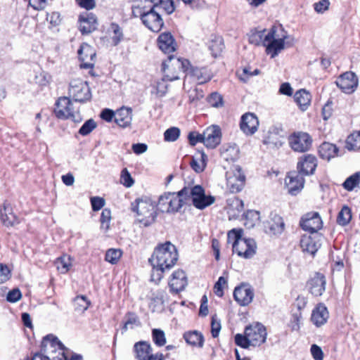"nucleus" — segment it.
Returning <instances> with one entry per match:
<instances>
[{
  "label": "nucleus",
  "instance_id": "f257e3e1",
  "mask_svg": "<svg viewBox=\"0 0 360 360\" xmlns=\"http://www.w3.org/2000/svg\"><path fill=\"white\" fill-rule=\"evenodd\" d=\"M178 257L175 245L169 241L158 245L148 259L153 267L151 280L157 283L160 281L164 273L169 271L175 265Z\"/></svg>",
  "mask_w": 360,
  "mask_h": 360
},
{
  "label": "nucleus",
  "instance_id": "f03ea898",
  "mask_svg": "<svg viewBox=\"0 0 360 360\" xmlns=\"http://www.w3.org/2000/svg\"><path fill=\"white\" fill-rule=\"evenodd\" d=\"M172 63V66H176L181 68L187 75L193 77L198 84H205L212 79L213 73L207 67H194L191 65L188 60L176 58L174 56H169L167 60L162 63V70L166 71L169 67V63Z\"/></svg>",
  "mask_w": 360,
  "mask_h": 360
},
{
  "label": "nucleus",
  "instance_id": "7ed1b4c3",
  "mask_svg": "<svg viewBox=\"0 0 360 360\" xmlns=\"http://www.w3.org/2000/svg\"><path fill=\"white\" fill-rule=\"evenodd\" d=\"M179 195H183L185 205L191 201L192 205L200 210L215 202V198L212 195H206L205 188L200 185H195L191 187L184 186L179 191Z\"/></svg>",
  "mask_w": 360,
  "mask_h": 360
},
{
  "label": "nucleus",
  "instance_id": "20e7f679",
  "mask_svg": "<svg viewBox=\"0 0 360 360\" xmlns=\"http://www.w3.org/2000/svg\"><path fill=\"white\" fill-rule=\"evenodd\" d=\"M288 37L287 32L281 24L274 25L262 41L266 52L271 58H275L285 49V40Z\"/></svg>",
  "mask_w": 360,
  "mask_h": 360
},
{
  "label": "nucleus",
  "instance_id": "39448f33",
  "mask_svg": "<svg viewBox=\"0 0 360 360\" xmlns=\"http://www.w3.org/2000/svg\"><path fill=\"white\" fill-rule=\"evenodd\" d=\"M131 210L142 217L139 222L144 226L153 224L157 218L156 204L148 198H137L131 204Z\"/></svg>",
  "mask_w": 360,
  "mask_h": 360
},
{
  "label": "nucleus",
  "instance_id": "423d86ee",
  "mask_svg": "<svg viewBox=\"0 0 360 360\" xmlns=\"http://www.w3.org/2000/svg\"><path fill=\"white\" fill-rule=\"evenodd\" d=\"M184 205V197L179 195V191L165 192L159 197L156 207L161 212L176 213Z\"/></svg>",
  "mask_w": 360,
  "mask_h": 360
},
{
  "label": "nucleus",
  "instance_id": "0eeeda50",
  "mask_svg": "<svg viewBox=\"0 0 360 360\" xmlns=\"http://www.w3.org/2000/svg\"><path fill=\"white\" fill-rule=\"evenodd\" d=\"M68 95L70 98L81 103L91 101L92 97L88 83L79 79L71 80L69 84Z\"/></svg>",
  "mask_w": 360,
  "mask_h": 360
},
{
  "label": "nucleus",
  "instance_id": "6e6552de",
  "mask_svg": "<svg viewBox=\"0 0 360 360\" xmlns=\"http://www.w3.org/2000/svg\"><path fill=\"white\" fill-rule=\"evenodd\" d=\"M72 101L69 97L63 96L56 103L54 113L57 118L61 120L71 119L74 122H80L82 117L79 112H74Z\"/></svg>",
  "mask_w": 360,
  "mask_h": 360
},
{
  "label": "nucleus",
  "instance_id": "1a4fd4ad",
  "mask_svg": "<svg viewBox=\"0 0 360 360\" xmlns=\"http://www.w3.org/2000/svg\"><path fill=\"white\" fill-rule=\"evenodd\" d=\"M243 231L240 229H233L228 232L227 241H233L232 250L238 256L248 259V238H243Z\"/></svg>",
  "mask_w": 360,
  "mask_h": 360
},
{
  "label": "nucleus",
  "instance_id": "9d476101",
  "mask_svg": "<svg viewBox=\"0 0 360 360\" xmlns=\"http://www.w3.org/2000/svg\"><path fill=\"white\" fill-rule=\"evenodd\" d=\"M142 23L150 30L158 32L164 25V21L158 11V6L156 4H150V8L147 13L143 16Z\"/></svg>",
  "mask_w": 360,
  "mask_h": 360
},
{
  "label": "nucleus",
  "instance_id": "9b49d317",
  "mask_svg": "<svg viewBox=\"0 0 360 360\" xmlns=\"http://www.w3.org/2000/svg\"><path fill=\"white\" fill-rule=\"evenodd\" d=\"M288 143L293 151L304 153L310 149L312 139L308 133L297 131L289 136Z\"/></svg>",
  "mask_w": 360,
  "mask_h": 360
},
{
  "label": "nucleus",
  "instance_id": "f8f14e48",
  "mask_svg": "<svg viewBox=\"0 0 360 360\" xmlns=\"http://www.w3.org/2000/svg\"><path fill=\"white\" fill-rule=\"evenodd\" d=\"M285 229L283 218L275 212H271L268 220L263 222V230L269 236H279Z\"/></svg>",
  "mask_w": 360,
  "mask_h": 360
},
{
  "label": "nucleus",
  "instance_id": "ddd939ff",
  "mask_svg": "<svg viewBox=\"0 0 360 360\" xmlns=\"http://www.w3.org/2000/svg\"><path fill=\"white\" fill-rule=\"evenodd\" d=\"M49 338H53V334H49L43 338L41 343V350L33 355L32 360H64V359H57L54 350L56 343L49 342Z\"/></svg>",
  "mask_w": 360,
  "mask_h": 360
},
{
  "label": "nucleus",
  "instance_id": "4468645a",
  "mask_svg": "<svg viewBox=\"0 0 360 360\" xmlns=\"http://www.w3.org/2000/svg\"><path fill=\"white\" fill-rule=\"evenodd\" d=\"M282 131L283 129L280 126L271 127L268 134L262 140L263 144L271 150L279 149L284 143L283 136L280 134Z\"/></svg>",
  "mask_w": 360,
  "mask_h": 360
},
{
  "label": "nucleus",
  "instance_id": "2eb2a0df",
  "mask_svg": "<svg viewBox=\"0 0 360 360\" xmlns=\"http://www.w3.org/2000/svg\"><path fill=\"white\" fill-rule=\"evenodd\" d=\"M266 330L263 324L254 322L249 324V346H259L266 339Z\"/></svg>",
  "mask_w": 360,
  "mask_h": 360
},
{
  "label": "nucleus",
  "instance_id": "dca6fc26",
  "mask_svg": "<svg viewBox=\"0 0 360 360\" xmlns=\"http://www.w3.org/2000/svg\"><path fill=\"white\" fill-rule=\"evenodd\" d=\"M322 238L319 233L302 236L300 242L302 251L314 256L321 245Z\"/></svg>",
  "mask_w": 360,
  "mask_h": 360
},
{
  "label": "nucleus",
  "instance_id": "f3484780",
  "mask_svg": "<svg viewBox=\"0 0 360 360\" xmlns=\"http://www.w3.org/2000/svg\"><path fill=\"white\" fill-rule=\"evenodd\" d=\"M335 84L342 92L351 94L358 86V79L354 72H346L337 79Z\"/></svg>",
  "mask_w": 360,
  "mask_h": 360
},
{
  "label": "nucleus",
  "instance_id": "a211bd4d",
  "mask_svg": "<svg viewBox=\"0 0 360 360\" xmlns=\"http://www.w3.org/2000/svg\"><path fill=\"white\" fill-rule=\"evenodd\" d=\"M300 224L303 230L316 234L321 229L323 223L318 212H309L302 218Z\"/></svg>",
  "mask_w": 360,
  "mask_h": 360
},
{
  "label": "nucleus",
  "instance_id": "6ab92c4d",
  "mask_svg": "<svg viewBox=\"0 0 360 360\" xmlns=\"http://www.w3.org/2000/svg\"><path fill=\"white\" fill-rule=\"evenodd\" d=\"M326 278L321 273H315L307 281V286L309 292L315 296H321L326 290Z\"/></svg>",
  "mask_w": 360,
  "mask_h": 360
},
{
  "label": "nucleus",
  "instance_id": "aec40b11",
  "mask_svg": "<svg viewBox=\"0 0 360 360\" xmlns=\"http://www.w3.org/2000/svg\"><path fill=\"white\" fill-rule=\"evenodd\" d=\"M317 167L316 158L311 154L302 156L297 162V172L301 175L307 176L314 173Z\"/></svg>",
  "mask_w": 360,
  "mask_h": 360
},
{
  "label": "nucleus",
  "instance_id": "412c9836",
  "mask_svg": "<svg viewBox=\"0 0 360 360\" xmlns=\"http://www.w3.org/2000/svg\"><path fill=\"white\" fill-rule=\"evenodd\" d=\"M79 30L82 34H88L97 28V19L92 13L84 12L79 15Z\"/></svg>",
  "mask_w": 360,
  "mask_h": 360
},
{
  "label": "nucleus",
  "instance_id": "4be33fe9",
  "mask_svg": "<svg viewBox=\"0 0 360 360\" xmlns=\"http://www.w3.org/2000/svg\"><path fill=\"white\" fill-rule=\"evenodd\" d=\"M204 145L208 148H214L219 145L221 139V129L218 125L207 127L204 131Z\"/></svg>",
  "mask_w": 360,
  "mask_h": 360
},
{
  "label": "nucleus",
  "instance_id": "5701e85b",
  "mask_svg": "<svg viewBox=\"0 0 360 360\" xmlns=\"http://www.w3.org/2000/svg\"><path fill=\"white\" fill-rule=\"evenodd\" d=\"M0 217L2 224L7 227L14 226L20 222L19 217L14 214L12 206L7 202H4L0 210Z\"/></svg>",
  "mask_w": 360,
  "mask_h": 360
},
{
  "label": "nucleus",
  "instance_id": "b1692460",
  "mask_svg": "<svg viewBox=\"0 0 360 360\" xmlns=\"http://www.w3.org/2000/svg\"><path fill=\"white\" fill-rule=\"evenodd\" d=\"M287 179L288 181L286 179L285 182L289 193L292 195H297L304 186V176L296 171H292L288 173Z\"/></svg>",
  "mask_w": 360,
  "mask_h": 360
},
{
  "label": "nucleus",
  "instance_id": "393cba45",
  "mask_svg": "<svg viewBox=\"0 0 360 360\" xmlns=\"http://www.w3.org/2000/svg\"><path fill=\"white\" fill-rule=\"evenodd\" d=\"M187 283L186 273L183 270L179 269L172 274L169 285L172 291L178 293L184 290Z\"/></svg>",
  "mask_w": 360,
  "mask_h": 360
},
{
  "label": "nucleus",
  "instance_id": "a878e982",
  "mask_svg": "<svg viewBox=\"0 0 360 360\" xmlns=\"http://www.w3.org/2000/svg\"><path fill=\"white\" fill-rule=\"evenodd\" d=\"M329 317L327 307L323 303H319L313 309L311 321L317 327L324 325Z\"/></svg>",
  "mask_w": 360,
  "mask_h": 360
},
{
  "label": "nucleus",
  "instance_id": "bb28decb",
  "mask_svg": "<svg viewBox=\"0 0 360 360\" xmlns=\"http://www.w3.org/2000/svg\"><path fill=\"white\" fill-rule=\"evenodd\" d=\"M133 352L137 360H148L153 354L151 345L147 341H139L134 345Z\"/></svg>",
  "mask_w": 360,
  "mask_h": 360
},
{
  "label": "nucleus",
  "instance_id": "cd10ccee",
  "mask_svg": "<svg viewBox=\"0 0 360 360\" xmlns=\"http://www.w3.org/2000/svg\"><path fill=\"white\" fill-rule=\"evenodd\" d=\"M158 44L164 53H169L176 50L175 40L170 32L162 33L158 38Z\"/></svg>",
  "mask_w": 360,
  "mask_h": 360
},
{
  "label": "nucleus",
  "instance_id": "c85d7f7f",
  "mask_svg": "<svg viewBox=\"0 0 360 360\" xmlns=\"http://www.w3.org/2000/svg\"><path fill=\"white\" fill-rule=\"evenodd\" d=\"M131 108L122 107L115 112V122L120 127H127L131 124Z\"/></svg>",
  "mask_w": 360,
  "mask_h": 360
},
{
  "label": "nucleus",
  "instance_id": "c756f323",
  "mask_svg": "<svg viewBox=\"0 0 360 360\" xmlns=\"http://www.w3.org/2000/svg\"><path fill=\"white\" fill-rule=\"evenodd\" d=\"M234 300L242 307L248 305V284L241 283L233 290Z\"/></svg>",
  "mask_w": 360,
  "mask_h": 360
},
{
  "label": "nucleus",
  "instance_id": "7c9ffc66",
  "mask_svg": "<svg viewBox=\"0 0 360 360\" xmlns=\"http://www.w3.org/2000/svg\"><path fill=\"white\" fill-rule=\"evenodd\" d=\"M338 152L336 145L329 142H323L319 148V153L322 159L330 160L334 158Z\"/></svg>",
  "mask_w": 360,
  "mask_h": 360
},
{
  "label": "nucleus",
  "instance_id": "2f4dec72",
  "mask_svg": "<svg viewBox=\"0 0 360 360\" xmlns=\"http://www.w3.org/2000/svg\"><path fill=\"white\" fill-rule=\"evenodd\" d=\"M294 98L300 108L304 111L310 105L311 96L305 89H300L295 94Z\"/></svg>",
  "mask_w": 360,
  "mask_h": 360
},
{
  "label": "nucleus",
  "instance_id": "473e14b6",
  "mask_svg": "<svg viewBox=\"0 0 360 360\" xmlns=\"http://www.w3.org/2000/svg\"><path fill=\"white\" fill-rule=\"evenodd\" d=\"M184 338L187 344L198 347H202L204 344V338L201 333L196 330L186 332L184 334Z\"/></svg>",
  "mask_w": 360,
  "mask_h": 360
},
{
  "label": "nucleus",
  "instance_id": "72a5a7b5",
  "mask_svg": "<svg viewBox=\"0 0 360 360\" xmlns=\"http://www.w3.org/2000/svg\"><path fill=\"white\" fill-rule=\"evenodd\" d=\"M50 342L52 343H57L56 344V347H54V349L56 352V356H57L58 359H64V360L68 359V354L70 352V349L67 348L60 341V340L53 335V338H49Z\"/></svg>",
  "mask_w": 360,
  "mask_h": 360
},
{
  "label": "nucleus",
  "instance_id": "f704fd0d",
  "mask_svg": "<svg viewBox=\"0 0 360 360\" xmlns=\"http://www.w3.org/2000/svg\"><path fill=\"white\" fill-rule=\"evenodd\" d=\"M245 176L240 174V169H238V174L230 177L228 179V184L230 185L233 192H239L245 186Z\"/></svg>",
  "mask_w": 360,
  "mask_h": 360
},
{
  "label": "nucleus",
  "instance_id": "c9c22d12",
  "mask_svg": "<svg viewBox=\"0 0 360 360\" xmlns=\"http://www.w3.org/2000/svg\"><path fill=\"white\" fill-rule=\"evenodd\" d=\"M208 48L212 55L216 58L219 56L224 48L223 39L219 36H214L208 43Z\"/></svg>",
  "mask_w": 360,
  "mask_h": 360
},
{
  "label": "nucleus",
  "instance_id": "e433bc0d",
  "mask_svg": "<svg viewBox=\"0 0 360 360\" xmlns=\"http://www.w3.org/2000/svg\"><path fill=\"white\" fill-rule=\"evenodd\" d=\"M351 219V209L348 206L344 205L337 216V224L340 226H345L350 222Z\"/></svg>",
  "mask_w": 360,
  "mask_h": 360
},
{
  "label": "nucleus",
  "instance_id": "4c0bfd02",
  "mask_svg": "<svg viewBox=\"0 0 360 360\" xmlns=\"http://www.w3.org/2000/svg\"><path fill=\"white\" fill-rule=\"evenodd\" d=\"M146 3H150L151 4H156L158 6V11L163 9L167 14L172 13L174 10V0H146Z\"/></svg>",
  "mask_w": 360,
  "mask_h": 360
},
{
  "label": "nucleus",
  "instance_id": "58836bf2",
  "mask_svg": "<svg viewBox=\"0 0 360 360\" xmlns=\"http://www.w3.org/2000/svg\"><path fill=\"white\" fill-rule=\"evenodd\" d=\"M179 77L177 76L174 77H169L168 75L165 76L164 78L155 83V87L156 89V94L160 97L165 96L168 88V84L166 81H174L179 79Z\"/></svg>",
  "mask_w": 360,
  "mask_h": 360
},
{
  "label": "nucleus",
  "instance_id": "ea45409f",
  "mask_svg": "<svg viewBox=\"0 0 360 360\" xmlns=\"http://www.w3.org/2000/svg\"><path fill=\"white\" fill-rule=\"evenodd\" d=\"M74 309L79 313H83L91 304V302L84 295H78L73 300Z\"/></svg>",
  "mask_w": 360,
  "mask_h": 360
},
{
  "label": "nucleus",
  "instance_id": "a19ab883",
  "mask_svg": "<svg viewBox=\"0 0 360 360\" xmlns=\"http://www.w3.org/2000/svg\"><path fill=\"white\" fill-rule=\"evenodd\" d=\"M78 57L81 61H85L88 57L90 58L91 60H93L96 56V53L93 48L87 44H83L81 45L78 51Z\"/></svg>",
  "mask_w": 360,
  "mask_h": 360
},
{
  "label": "nucleus",
  "instance_id": "79ce46f5",
  "mask_svg": "<svg viewBox=\"0 0 360 360\" xmlns=\"http://www.w3.org/2000/svg\"><path fill=\"white\" fill-rule=\"evenodd\" d=\"M347 148L349 150L360 149V131L350 134L346 141Z\"/></svg>",
  "mask_w": 360,
  "mask_h": 360
},
{
  "label": "nucleus",
  "instance_id": "37998d69",
  "mask_svg": "<svg viewBox=\"0 0 360 360\" xmlns=\"http://www.w3.org/2000/svg\"><path fill=\"white\" fill-rule=\"evenodd\" d=\"M149 8L150 3H146V0H144L143 2H141V4L137 6H132V16L134 18L139 17L142 21L144 13H147V10H148Z\"/></svg>",
  "mask_w": 360,
  "mask_h": 360
},
{
  "label": "nucleus",
  "instance_id": "c03bdc74",
  "mask_svg": "<svg viewBox=\"0 0 360 360\" xmlns=\"http://www.w3.org/2000/svg\"><path fill=\"white\" fill-rule=\"evenodd\" d=\"M360 181V173L356 172L346 179L342 184L343 188L348 191H352L359 183Z\"/></svg>",
  "mask_w": 360,
  "mask_h": 360
},
{
  "label": "nucleus",
  "instance_id": "a18cd8bd",
  "mask_svg": "<svg viewBox=\"0 0 360 360\" xmlns=\"http://www.w3.org/2000/svg\"><path fill=\"white\" fill-rule=\"evenodd\" d=\"M111 30L113 32L112 41L114 46L118 45L123 39V32L122 28L117 23L112 22L110 24Z\"/></svg>",
  "mask_w": 360,
  "mask_h": 360
},
{
  "label": "nucleus",
  "instance_id": "49530a36",
  "mask_svg": "<svg viewBox=\"0 0 360 360\" xmlns=\"http://www.w3.org/2000/svg\"><path fill=\"white\" fill-rule=\"evenodd\" d=\"M152 339L158 347H162L166 344V338L164 331L161 329L152 330Z\"/></svg>",
  "mask_w": 360,
  "mask_h": 360
},
{
  "label": "nucleus",
  "instance_id": "de8ad7c7",
  "mask_svg": "<svg viewBox=\"0 0 360 360\" xmlns=\"http://www.w3.org/2000/svg\"><path fill=\"white\" fill-rule=\"evenodd\" d=\"M180 134L181 131L178 127H172L164 132V140L167 142H174L179 139Z\"/></svg>",
  "mask_w": 360,
  "mask_h": 360
},
{
  "label": "nucleus",
  "instance_id": "09e8293b",
  "mask_svg": "<svg viewBox=\"0 0 360 360\" xmlns=\"http://www.w3.org/2000/svg\"><path fill=\"white\" fill-rule=\"evenodd\" d=\"M111 220V211L108 208H104L102 210L100 222L101 228L105 231H108L110 228V222Z\"/></svg>",
  "mask_w": 360,
  "mask_h": 360
},
{
  "label": "nucleus",
  "instance_id": "8fccbe9b",
  "mask_svg": "<svg viewBox=\"0 0 360 360\" xmlns=\"http://www.w3.org/2000/svg\"><path fill=\"white\" fill-rule=\"evenodd\" d=\"M122 254L120 249H109L105 253V259L110 264H115L120 259Z\"/></svg>",
  "mask_w": 360,
  "mask_h": 360
},
{
  "label": "nucleus",
  "instance_id": "3c124183",
  "mask_svg": "<svg viewBox=\"0 0 360 360\" xmlns=\"http://www.w3.org/2000/svg\"><path fill=\"white\" fill-rule=\"evenodd\" d=\"M127 319L125 321L124 325L122 328V330L124 331L127 330L129 326H130L131 328H133L134 326H141V322H140L137 315H136V314H134L133 312H128L127 314Z\"/></svg>",
  "mask_w": 360,
  "mask_h": 360
},
{
  "label": "nucleus",
  "instance_id": "603ef678",
  "mask_svg": "<svg viewBox=\"0 0 360 360\" xmlns=\"http://www.w3.org/2000/svg\"><path fill=\"white\" fill-rule=\"evenodd\" d=\"M235 343L243 349H248V325L244 327L243 334L237 333L234 337Z\"/></svg>",
  "mask_w": 360,
  "mask_h": 360
},
{
  "label": "nucleus",
  "instance_id": "864d4df0",
  "mask_svg": "<svg viewBox=\"0 0 360 360\" xmlns=\"http://www.w3.org/2000/svg\"><path fill=\"white\" fill-rule=\"evenodd\" d=\"M97 124L93 119L86 120L79 129L78 133L82 136H87L94 129H96Z\"/></svg>",
  "mask_w": 360,
  "mask_h": 360
},
{
  "label": "nucleus",
  "instance_id": "5fc2aeb1",
  "mask_svg": "<svg viewBox=\"0 0 360 360\" xmlns=\"http://www.w3.org/2000/svg\"><path fill=\"white\" fill-rule=\"evenodd\" d=\"M207 102L212 107L214 108L221 107L224 104L222 96L217 92L212 93L207 97Z\"/></svg>",
  "mask_w": 360,
  "mask_h": 360
},
{
  "label": "nucleus",
  "instance_id": "6e6d98bb",
  "mask_svg": "<svg viewBox=\"0 0 360 360\" xmlns=\"http://www.w3.org/2000/svg\"><path fill=\"white\" fill-rule=\"evenodd\" d=\"M302 318V311H296L292 314L289 326L292 330H298L300 329Z\"/></svg>",
  "mask_w": 360,
  "mask_h": 360
},
{
  "label": "nucleus",
  "instance_id": "4d7b16f0",
  "mask_svg": "<svg viewBox=\"0 0 360 360\" xmlns=\"http://www.w3.org/2000/svg\"><path fill=\"white\" fill-rule=\"evenodd\" d=\"M188 139L191 146H194L198 143H202L204 144V135L197 131H191L188 135Z\"/></svg>",
  "mask_w": 360,
  "mask_h": 360
},
{
  "label": "nucleus",
  "instance_id": "13d9d810",
  "mask_svg": "<svg viewBox=\"0 0 360 360\" xmlns=\"http://www.w3.org/2000/svg\"><path fill=\"white\" fill-rule=\"evenodd\" d=\"M226 283L227 281L224 277L220 276L218 278V281L215 283L214 286V293L217 296L221 297L224 295L223 285Z\"/></svg>",
  "mask_w": 360,
  "mask_h": 360
},
{
  "label": "nucleus",
  "instance_id": "bf43d9fd",
  "mask_svg": "<svg viewBox=\"0 0 360 360\" xmlns=\"http://www.w3.org/2000/svg\"><path fill=\"white\" fill-rule=\"evenodd\" d=\"M121 182L127 188L131 187L134 183L130 173L126 168L121 172Z\"/></svg>",
  "mask_w": 360,
  "mask_h": 360
},
{
  "label": "nucleus",
  "instance_id": "052dcab7",
  "mask_svg": "<svg viewBox=\"0 0 360 360\" xmlns=\"http://www.w3.org/2000/svg\"><path fill=\"white\" fill-rule=\"evenodd\" d=\"M259 124L257 117L254 113L249 112V134H255L257 130Z\"/></svg>",
  "mask_w": 360,
  "mask_h": 360
},
{
  "label": "nucleus",
  "instance_id": "680f3d73",
  "mask_svg": "<svg viewBox=\"0 0 360 360\" xmlns=\"http://www.w3.org/2000/svg\"><path fill=\"white\" fill-rule=\"evenodd\" d=\"M260 222V212L249 210V228H253Z\"/></svg>",
  "mask_w": 360,
  "mask_h": 360
},
{
  "label": "nucleus",
  "instance_id": "e2e57ef3",
  "mask_svg": "<svg viewBox=\"0 0 360 360\" xmlns=\"http://www.w3.org/2000/svg\"><path fill=\"white\" fill-rule=\"evenodd\" d=\"M90 201L92 210L94 212L100 210L105 205V200L101 197H91Z\"/></svg>",
  "mask_w": 360,
  "mask_h": 360
},
{
  "label": "nucleus",
  "instance_id": "0e129e2a",
  "mask_svg": "<svg viewBox=\"0 0 360 360\" xmlns=\"http://www.w3.org/2000/svg\"><path fill=\"white\" fill-rule=\"evenodd\" d=\"M22 297L21 292L18 288H14L10 290L6 296V300L9 302H16L18 301Z\"/></svg>",
  "mask_w": 360,
  "mask_h": 360
},
{
  "label": "nucleus",
  "instance_id": "69168bd1",
  "mask_svg": "<svg viewBox=\"0 0 360 360\" xmlns=\"http://www.w3.org/2000/svg\"><path fill=\"white\" fill-rule=\"evenodd\" d=\"M330 2L328 0H321L314 4V8L317 13H322L328 10Z\"/></svg>",
  "mask_w": 360,
  "mask_h": 360
},
{
  "label": "nucleus",
  "instance_id": "338daca9",
  "mask_svg": "<svg viewBox=\"0 0 360 360\" xmlns=\"http://www.w3.org/2000/svg\"><path fill=\"white\" fill-rule=\"evenodd\" d=\"M11 271L8 267L3 264H0V283H4L9 279Z\"/></svg>",
  "mask_w": 360,
  "mask_h": 360
},
{
  "label": "nucleus",
  "instance_id": "774afa93",
  "mask_svg": "<svg viewBox=\"0 0 360 360\" xmlns=\"http://www.w3.org/2000/svg\"><path fill=\"white\" fill-rule=\"evenodd\" d=\"M310 350L311 355L315 360H323V353L319 346L316 345H312Z\"/></svg>",
  "mask_w": 360,
  "mask_h": 360
}]
</instances>
